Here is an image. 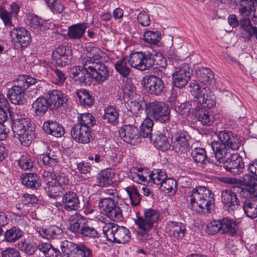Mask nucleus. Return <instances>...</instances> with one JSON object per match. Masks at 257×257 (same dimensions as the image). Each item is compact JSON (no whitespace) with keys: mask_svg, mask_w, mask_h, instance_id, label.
Listing matches in <instances>:
<instances>
[{"mask_svg":"<svg viewBox=\"0 0 257 257\" xmlns=\"http://www.w3.org/2000/svg\"><path fill=\"white\" fill-rule=\"evenodd\" d=\"M77 169L81 174H90L92 170V165L89 162L82 161L77 164Z\"/></svg>","mask_w":257,"mask_h":257,"instance_id":"nucleus-60","label":"nucleus"},{"mask_svg":"<svg viewBox=\"0 0 257 257\" xmlns=\"http://www.w3.org/2000/svg\"><path fill=\"white\" fill-rule=\"evenodd\" d=\"M160 189L165 193L174 194L177 190V182L172 178L167 177L160 186Z\"/></svg>","mask_w":257,"mask_h":257,"instance_id":"nucleus-47","label":"nucleus"},{"mask_svg":"<svg viewBox=\"0 0 257 257\" xmlns=\"http://www.w3.org/2000/svg\"><path fill=\"white\" fill-rule=\"evenodd\" d=\"M190 206L193 210L201 213H210L214 206V194L208 188L197 186L189 192Z\"/></svg>","mask_w":257,"mask_h":257,"instance_id":"nucleus-3","label":"nucleus"},{"mask_svg":"<svg viewBox=\"0 0 257 257\" xmlns=\"http://www.w3.org/2000/svg\"><path fill=\"white\" fill-rule=\"evenodd\" d=\"M189 138L190 136L186 132L175 134L172 138L173 149L177 153L186 152L190 147Z\"/></svg>","mask_w":257,"mask_h":257,"instance_id":"nucleus-20","label":"nucleus"},{"mask_svg":"<svg viewBox=\"0 0 257 257\" xmlns=\"http://www.w3.org/2000/svg\"><path fill=\"white\" fill-rule=\"evenodd\" d=\"M24 235V232L19 227L13 226L7 229L4 233V241L9 243H14Z\"/></svg>","mask_w":257,"mask_h":257,"instance_id":"nucleus-32","label":"nucleus"},{"mask_svg":"<svg viewBox=\"0 0 257 257\" xmlns=\"http://www.w3.org/2000/svg\"><path fill=\"white\" fill-rule=\"evenodd\" d=\"M43 129L46 133L56 138L61 137L65 134L63 126L56 120H49L45 121Z\"/></svg>","mask_w":257,"mask_h":257,"instance_id":"nucleus-25","label":"nucleus"},{"mask_svg":"<svg viewBox=\"0 0 257 257\" xmlns=\"http://www.w3.org/2000/svg\"><path fill=\"white\" fill-rule=\"evenodd\" d=\"M78 234L89 238H97L99 237L98 230L88 220Z\"/></svg>","mask_w":257,"mask_h":257,"instance_id":"nucleus-44","label":"nucleus"},{"mask_svg":"<svg viewBox=\"0 0 257 257\" xmlns=\"http://www.w3.org/2000/svg\"><path fill=\"white\" fill-rule=\"evenodd\" d=\"M60 246L67 257H93L91 249L83 243L76 244L65 240L61 242Z\"/></svg>","mask_w":257,"mask_h":257,"instance_id":"nucleus-11","label":"nucleus"},{"mask_svg":"<svg viewBox=\"0 0 257 257\" xmlns=\"http://www.w3.org/2000/svg\"><path fill=\"white\" fill-rule=\"evenodd\" d=\"M12 16L5 8L0 7V19H1L6 27L13 26L12 22Z\"/></svg>","mask_w":257,"mask_h":257,"instance_id":"nucleus-54","label":"nucleus"},{"mask_svg":"<svg viewBox=\"0 0 257 257\" xmlns=\"http://www.w3.org/2000/svg\"><path fill=\"white\" fill-rule=\"evenodd\" d=\"M21 201L26 207H30L37 203L38 200L35 195L25 193L22 197Z\"/></svg>","mask_w":257,"mask_h":257,"instance_id":"nucleus-58","label":"nucleus"},{"mask_svg":"<svg viewBox=\"0 0 257 257\" xmlns=\"http://www.w3.org/2000/svg\"><path fill=\"white\" fill-rule=\"evenodd\" d=\"M98 207L111 220L114 221L122 220L123 216L121 209L116 204L114 198L110 197L100 199L98 203Z\"/></svg>","mask_w":257,"mask_h":257,"instance_id":"nucleus-12","label":"nucleus"},{"mask_svg":"<svg viewBox=\"0 0 257 257\" xmlns=\"http://www.w3.org/2000/svg\"><path fill=\"white\" fill-rule=\"evenodd\" d=\"M192 75V69L185 64L179 68L172 75L174 85L178 88L185 86Z\"/></svg>","mask_w":257,"mask_h":257,"instance_id":"nucleus-17","label":"nucleus"},{"mask_svg":"<svg viewBox=\"0 0 257 257\" xmlns=\"http://www.w3.org/2000/svg\"><path fill=\"white\" fill-rule=\"evenodd\" d=\"M193 104L192 103V101L190 104L183 102L180 104L179 107H177V109L176 108L175 111L180 115L186 116L188 115L189 109L193 108Z\"/></svg>","mask_w":257,"mask_h":257,"instance_id":"nucleus-64","label":"nucleus"},{"mask_svg":"<svg viewBox=\"0 0 257 257\" xmlns=\"http://www.w3.org/2000/svg\"><path fill=\"white\" fill-rule=\"evenodd\" d=\"M46 98L49 104V109L56 110L64 104L66 103V96L61 91L57 90L49 91L46 95Z\"/></svg>","mask_w":257,"mask_h":257,"instance_id":"nucleus-22","label":"nucleus"},{"mask_svg":"<svg viewBox=\"0 0 257 257\" xmlns=\"http://www.w3.org/2000/svg\"><path fill=\"white\" fill-rule=\"evenodd\" d=\"M52 60L58 66H65L71 63L72 57L71 51L64 46H59L53 51Z\"/></svg>","mask_w":257,"mask_h":257,"instance_id":"nucleus-19","label":"nucleus"},{"mask_svg":"<svg viewBox=\"0 0 257 257\" xmlns=\"http://www.w3.org/2000/svg\"><path fill=\"white\" fill-rule=\"evenodd\" d=\"M245 5L241 4L238 7V12L242 18H250L252 14L251 3H245Z\"/></svg>","mask_w":257,"mask_h":257,"instance_id":"nucleus-56","label":"nucleus"},{"mask_svg":"<svg viewBox=\"0 0 257 257\" xmlns=\"http://www.w3.org/2000/svg\"><path fill=\"white\" fill-rule=\"evenodd\" d=\"M160 213L157 210L152 208L145 209L144 215H137L135 222L138 226V233L142 237L148 235V232L153 229L154 224L159 219Z\"/></svg>","mask_w":257,"mask_h":257,"instance_id":"nucleus-7","label":"nucleus"},{"mask_svg":"<svg viewBox=\"0 0 257 257\" xmlns=\"http://www.w3.org/2000/svg\"><path fill=\"white\" fill-rule=\"evenodd\" d=\"M49 108V104L46 98L39 97L32 104V109L35 115L41 116L46 113Z\"/></svg>","mask_w":257,"mask_h":257,"instance_id":"nucleus-35","label":"nucleus"},{"mask_svg":"<svg viewBox=\"0 0 257 257\" xmlns=\"http://www.w3.org/2000/svg\"><path fill=\"white\" fill-rule=\"evenodd\" d=\"M221 233L233 236L237 233L238 226L236 221L230 217H226L220 219Z\"/></svg>","mask_w":257,"mask_h":257,"instance_id":"nucleus-27","label":"nucleus"},{"mask_svg":"<svg viewBox=\"0 0 257 257\" xmlns=\"http://www.w3.org/2000/svg\"><path fill=\"white\" fill-rule=\"evenodd\" d=\"M240 28L243 31H248L253 30L256 27L253 26L251 23L250 18H241L239 20Z\"/></svg>","mask_w":257,"mask_h":257,"instance_id":"nucleus-61","label":"nucleus"},{"mask_svg":"<svg viewBox=\"0 0 257 257\" xmlns=\"http://www.w3.org/2000/svg\"><path fill=\"white\" fill-rule=\"evenodd\" d=\"M150 140L157 149L163 152L169 150L171 146L168 138L160 132L155 133Z\"/></svg>","mask_w":257,"mask_h":257,"instance_id":"nucleus-29","label":"nucleus"},{"mask_svg":"<svg viewBox=\"0 0 257 257\" xmlns=\"http://www.w3.org/2000/svg\"><path fill=\"white\" fill-rule=\"evenodd\" d=\"M42 161L46 166L50 167L56 166L58 163V152L52 150H49L43 155Z\"/></svg>","mask_w":257,"mask_h":257,"instance_id":"nucleus-48","label":"nucleus"},{"mask_svg":"<svg viewBox=\"0 0 257 257\" xmlns=\"http://www.w3.org/2000/svg\"><path fill=\"white\" fill-rule=\"evenodd\" d=\"M148 181L149 184L160 186L167 177V175L165 171L161 169H154L148 175Z\"/></svg>","mask_w":257,"mask_h":257,"instance_id":"nucleus-38","label":"nucleus"},{"mask_svg":"<svg viewBox=\"0 0 257 257\" xmlns=\"http://www.w3.org/2000/svg\"><path fill=\"white\" fill-rule=\"evenodd\" d=\"M76 95L81 105L91 106L94 104V97L90 94L88 91L81 89L76 92Z\"/></svg>","mask_w":257,"mask_h":257,"instance_id":"nucleus-42","label":"nucleus"},{"mask_svg":"<svg viewBox=\"0 0 257 257\" xmlns=\"http://www.w3.org/2000/svg\"><path fill=\"white\" fill-rule=\"evenodd\" d=\"M114 173L110 169L101 171L97 175L96 183L99 187H105L109 186L113 182Z\"/></svg>","mask_w":257,"mask_h":257,"instance_id":"nucleus-33","label":"nucleus"},{"mask_svg":"<svg viewBox=\"0 0 257 257\" xmlns=\"http://www.w3.org/2000/svg\"><path fill=\"white\" fill-rule=\"evenodd\" d=\"M78 123L82 126H85L91 130V127L94 125L96 123L95 117L90 113H84L80 114L78 117Z\"/></svg>","mask_w":257,"mask_h":257,"instance_id":"nucleus-49","label":"nucleus"},{"mask_svg":"<svg viewBox=\"0 0 257 257\" xmlns=\"http://www.w3.org/2000/svg\"><path fill=\"white\" fill-rule=\"evenodd\" d=\"M243 208L245 214L249 217L254 218L257 217V202L249 199H245L243 204Z\"/></svg>","mask_w":257,"mask_h":257,"instance_id":"nucleus-46","label":"nucleus"},{"mask_svg":"<svg viewBox=\"0 0 257 257\" xmlns=\"http://www.w3.org/2000/svg\"><path fill=\"white\" fill-rule=\"evenodd\" d=\"M125 191L128 195L132 205L134 206L138 205L141 200V195L137 188L134 185H131L126 187Z\"/></svg>","mask_w":257,"mask_h":257,"instance_id":"nucleus-50","label":"nucleus"},{"mask_svg":"<svg viewBox=\"0 0 257 257\" xmlns=\"http://www.w3.org/2000/svg\"><path fill=\"white\" fill-rule=\"evenodd\" d=\"M21 180L22 183L28 188L37 189L41 184V179L36 173H23Z\"/></svg>","mask_w":257,"mask_h":257,"instance_id":"nucleus-31","label":"nucleus"},{"mask_svg":"<svg viewBox=\"0 0 257 257\" xmlns=\"http://www.w3.org/2000/svg\"><path fill=\"white\" fill-rule=\"evenodd\" d=\"M130 65L138 70L144 71L150 69L155 65L164 69L163 63L165 60L161 54L137 52L132 53L128 59Z\"/></svg>","mask_w":257,"mask_h":257,"instance_id":"nucleus-4","label":"nucleus"},{"mask_svg":"<svg viewBox=\"0 0 257 257\" xmlns=\"http://www.w3.org/2000/svg\"><path fill=\"white\" fill-rule=\"evenodd\" d=\"M168 228L169 236L176 239L182 238L186 230L185 225L179 222H169Z\"/></svg>","mask_w":257,"mask_h":257,"instance_id":"nucleus-28","label":"nucleus"},{"mask_svg":"<svg viewBox=\"0 0 257 257\" xmlns=\"http://www.w3.org/2000/svg\"><path fill=\"white\" fill-rule=\"evenodd\" d=\"M86 217L76 212L71 215L69 218V230L73 233L78 234L88 221Z\"/></svg>","mask_w":257,"mask_h":257,"instance_id":"nucleus-26","label":"nucleus"},{"mask_svg":"<svg viewBox=\"0 0 257 257\" xmlns=\"http://www.w3.org/2000/svg\"><path fill=\"white\" fill-rule=\"evenodd\" d=\"M145 42L151 44H156L161 39V33L159 31H147L144 34Z\"/></svg>","mask_w":257,"mask_h":257,"instance_id":"nucleus-51","label":"nucleus"},{"mask_svg":"<svg viewBox=\"0 0 257 257\" xmlns=\"http://www.w3.org/2000/svg\"><path fill=\"white\" fill-rule=\"evenodd\" d=\"M2 257H21L20 252L15 247H7L1 253Z\"/></svg>","mask_w":257,"mask_h":257,"instance_id":"nucleus-62","label":"nucleus"},{"mask_svg":"<svg viewBox=\"0 0 257 257\" xmlns=\"http://www.w3.org/2000/svg\"><path fill=\"white\" fill-rule=\"evenodd\" d=\"M153 125L154 122L152 119L147 117L146 119H144L140 126V131L139 132L140 138L141 137L144 138H148L150 140L152 136L154 134L152 133Z\"/></svg>","mask_w":257,"mask_h":257,"instance_id":"nucleus-40","label":"nucleus"},{"mask_svg":"<svg viewBox=\"0 0 257 257\" xmlns=\"http://www.w3.org/2000/svg\"><path fill=\"white\" fill-rule=\"evenodd\" d=\"M104 236L108 241L124 244L131 238L128 229L123 226L112 223L106 224L103 227Z\"/></svg>","mask_w":257,"mask_h":257,"instance_id":"nucleus-9","label":"nucleus"},{"mask_svg":"<svg viewBox=\"0 0 257 257\" xmlns=\"http://www.w3.org/2000/svg\"><path fill=\"white\" fill-rule=\"evenodd\" d=\"M103 118L108 123L113 125H116L119 122L118 110L113 106H107L104 109Z\"/></svg>","mask_w":257,"mask_h":257,"instance_id":"nucleus-36","label":"nucleus"},{"mask_svg":"<svg viewBox=\"0 0 257 257\" xmlns=\"http://www.w3.org/2000/svg\"><path fill=\"white\" fill-rule=\"evenodd\" d=\"M44 23L43 21L37 16H31L29 19V25L34 29L41 28Z\"/></svg>","mask_w":257,"mask_h":257,"instance_id":"nucleus-63","label":"nucleus"},{"mask_svg":"<svg viewBox=\"0 0 257 257\" xmlns=\"http://www.w3.org/2000/svg\"><path fill=\"white\" fill-rule=\"evenodd\" d=\"M18 165L22 170H30L33 167L34 160L29 155H23L18 160Z\"/></svg>","mask_w":257,"mask_h":257,"instance_id":"nucleus-52","label":"nucleus"},{"mask_svg":"<svg viewBox=\"0 0 257 257\" xmlns=\"http://www.w3.org/2000/svg\"><path fill=\"white\" fill-rule=\"evenodd\" d=\"M197 75L200 83L205 85H210L214 80V73L208 68L201 67L199 69Z\"/></svg>","mask_w":257,"mask_h":257,"instance_id":"nucleus-37","label":"nucleus"},{"mask_svg":"<svg viewBox=\"0 0 257 257\" xmlns=\"http://www.w3.org/2000/svg\"><path fill=\"white\" fill-rule=\"evenodd\" d=\"M91 130L82 126L80 124H75L71 130V136L76 142L86 144L90 142Z\"/></svg>","mask_w":257,"mask_h":257,"instance_id":"nucleus-21","label":"nucleus"},{"mask_svg":"<svg viewBox=\"0 0 257 257\" xmlns=\"http://www.w3.org/2000/svg\"><path fill=\"white\" fill-rule=\"evenodd\" d=\"M85 64L86 71L97 84H101L108 79L109 72L108 67L103 63L87 62Z\"/></svg>","mask_w":257,"mask_h":257,"instance_id":"nucleus-13","label":"nucleus"},{"mask_svg":"<svg viewBox=\"0 0 257 257\" xmlns=\"http://www.w3.org/2000/svg\"><path fill=\"white\" fill-rule=\"evenodd\" d=\"M257 183V177L253 175L249 174H245L242 180H240V185H243L246 186L245 188H242L238 186H233L232 189L234 191L239 192L241 195H243L245 192L251 193V189H254L255 185Z\"/></svg>","mask_w":257,"mask_h":257,"instance_id":"nucleus-24","label":"nucleus"},{"mask_svg":"<svg viewBox=\"0 0 257 257\" xmlns=\"http://www.w3.org/2000/svg\"><path fill=\"white\" fill-rule=\"evenodd\" d=\"M87 57L82 59V63L86 65V63H100L102 61V51L97 47H87Z\"/></svg>","mask_w":257,"mask_h":257,"instance_id":"nucleus-34","label":"nucleus"},{"mask_svg":"<svg viewBox=\"0 0 257 257\" xmlns=\"http://www.w3.org/2000/svg\"><path fill=\"white\" fill-rule=\"evenodd\" d=\"M61 203L64 209L68 212L79 211L82 208L78 195L72 191L63 194Z\"/></svg>","mask_w":257,"mask_h":257,"instance_id":"nucleus-16","label":"nucleus"},{"mask_svg":"<svg viewBox=\"0 0 257 257\" xmlns=\"http://www.w3.org/2000/svg\"><path fill=\"white\" fill-rule=\"evenodd\" d=\"M43 178L46 186L45 190L49 197L56 198L61 196L62 186L67 185L69 183L68 177L64 173L52 172L44 171L42 174Z\"/></svg>","mask_w":257,"mask_h":257,"instance_id":"nucleus-5","label":"nucleus"},{"mask_svg":"<svg viewBox=\"0 0 257 257\" xmlns=\"http://www.w3.org/2000/svg\"><path fill=\"white\" fill-rule=\"evenodd\" d=\"M37 79L29 75H23L20 76L15 85L13 86L17 89H22L25 92L26 90L31 85L35 84Z\"/></svg>","mask_w":257,"mask_h":257,"instance_id":"nucleus-39","label":"nucleus"},{"mask_svg":"<svg viewBox=\"0 0 257 257\" xmlns=\"http://www.w3.org/2000/svg\"><path fill=\"white\" fill-rule=\"evenodd\" d=\"M51 70L52 74L56 77V83L58 85H62L67 78L64 72L56 67L53 68Z\"/></svg>","mask_w":257,"mask_h":257,"instance_id":"nucleus-59","label":"nucleus"},{"mask_svg":"<svg viewBox=\"0 0 257 257\" xmlns=\"http://www.w3.org/2000/svg\"><path fill=\"white\" fill-rule=\"evenodd\" d=\"M223 162V167L228 172L233 175L241 174L244 168L243 159L238 154L230 155L229 157H226L224 161H219Z\"/></svg>","mask_w":257,"mask_h":257,"instance_id":"nucleus-14","label":"nucleus"},{"mask_svg":"<svg viewBox=\"0 0 257 257\" xmlns=\"http://www.w3.org/2000/svg\"><path fill=\"white\" fill-rule=\"evenodd\" d=\"M11 35L15 43H18L22 48L26 47L31 41L29 32L23 27L14 28Z\"/></svg>","mask_w":257,"mask_h":257,"instance_id":"nucleus-23","label":"nucleus"},{"mask_svg":"<svg viewBox=\"0 0 257 257\" xmlns=\"http://www.w3.org/2000/svg\"><path fill=\"white\" fill-rule=\"evenodd\" d=\"M147 117L161 123L170 119V109L169 106L162 101H154L146 103Z\"/></svg>","mask_w":257,"mask_h":257,"instance_id":"nucleus-10","label":"nucleus"},{"mask_svg":"<svg viewBox=\"0 0 257 257\" xmlns=\"http://www.w3.org/2000/svg\"><path fill=\"white\" fill-rule=\"evenodd\" d=\"M128 110L130 111L136 118L140 116L143 113V108L142 104L136 100L131 101L128 103Z\"/></svg>","mask_w":257,"mask_h":257,"instance_id":"nucleus-53","label":"nucleus"},{"mask_svg":"<svg viewBox=\"0 0 257 257\" xmlns=\"http://www.w3.org/2000/svg\"><path fill=\"white\" fill-rule=\"evenodd\" d=\"M134 124H126L120 127L119 130L120 137L126 143L135 145L141 142L140 134L138 128V123L135 119Z\"/></svg>","mask_w":257,"mask_h":257,"instance_id":"nucleus-15","label":"nucleus"},{"mask_svg":"<svg viewBox=\"0 0 257 257\" xmlns=\"http://www.w3.org/2000/svg\"><path fill=\"white\" fill-rule=\"evenodd\" d=\"M234 190L226 189L222 191L221 201L223 204V208L228 212H231L237 209L240 205V202Z\"/></svg>","mask_w":257,"mask_h":257,"instance_id":"nucleus-18","label":"nucleus"},{"mask_svg":"<svg viewBox=\"0 0 257 257\" xmlns=\"http://www.w3.org/2000/svg\"><path fill=\"white\" fill-rule=\"evenodd\" d=\"M191 156L193 161L197 165L205 164L207 155L205 150L202 148H195L191 150Z\"/></svg>","mask_w":257,"mask_h":257,"instance_id":"nucleus-43","label":"nucleus"},{"mask_svg":"<svg viewBox=\"0 0 257 257\" xmlns=\"http://www.w3.org/2000/svg\"><path fill=\"white\" fill-rule=\"evenodd\" d=\"M190 92L196 98L199 95L204 94L206 92V87H200L199 84L195 81H191L190 83Z\"/></svg>","mask_w":257,"mask_h":257,"instance_id":"nucleus-55","label":"nucleus"},{"mask_svg":"<svg viewBox=\"0 0 257 257\" xmlns=\"http://www.w3.org/2000/svg\"><path fill=\"white\" fill-rule=\"evenodd\" d=\"M199 95L192 101L194 107L192 108L195 116L202 125L210 126L214 121V115L209 113L206 107L211 108L216 104L215 97L212 92L208 87L206 88V92Z\"/></svg>","mask_w":257,"mask_h":257,"instance_id":"nucleus-1","label":"nucleus"},{"mask_svg":"<svg viewBox=\"0 0 257 257\" xmlns=\"http://www.w3.org/2000/svg\"><path fill=\"white\" fill-rule=\"evenodd\" d=\"M8 96L11 102L15 104H23L24 103V98L25 92L22 89H19L12 87L9 90Z\"/></svg>","mask_w":257,"mask_h":257,"instance_id":"nucleus-41","label":"nucleus"},{"mask_svg":"<svg viewBox=\"0 0 257 257\" xmlns=\"http://www.w3.org/2000/svg\"><path fill=\"white\" fill-rule=\"evenodd\" d=\"M157 75H146L142 79V84L147 92L155 96H161L166 88L164 79L166 77L167 74L160 70V73H158Z\"/></svg>","mask_w":257,"mask_h":257,"instance_id":"nucleus-8","label":"nucleus"},{"mask_svg":"<svg viewBox=\"0 0 257 257\" xmlns=\"http://www.w3.org/2000/svg\"><path fill=\"white\" fill-rule=\"evenodd\" d=\"M128 62V58L124 57L115 63L116 71L123 77H128L131 72V69L127 65Z\"/></svg>","mask_w":257,"mask_h":257,"instance_id":"nucleus-45","label":"nucleus"},{"mask_svg":"<svg viewBox=\"0 0 257 257\" xmlns=\"http://www.w3.org/2000/svg\"><path fill=\"white\" fill-rule=\"evenodd\" d=\"M220 219L213 220L207 225L206 231L208 234L213 235L219 232L221 233Z\"/></svg>","mask_w":257,"mask_h":257,"instance_id":"nucleus-57","label":"nucleus"},{"mask_svg":"<svg viewBox=\"0 0 257 257\" xmlns=\"http://www.w3.org/2000/svg\"><path fill=\"white\" fill-rule=\"evenodd\" d=\"M87 28V24L80 23L69 26L67 36L70 40L80 39L84 35Z\"/></svg>","mask_w":257,"mask_h":257,"instance_id":"nucleus-30","label":"nucleus"},{"mask_svg":"<svg viewBox=\"0 0 257 257\" xmlns=\"http://www.w3.org/2000/svg\"><path fill=\"white\" fill-rule=\"evenodd\" d=\"M31 121L28 118L21 117L13 120L12 128L15 137L24 146H29L32 141L33 133L30 130Z\"/></svg>","mask_w":257,"mask_h":257,"instance_id":"nucleus-6","label":"nucleus"},{"mask_svg":"<svg viewBox=\"0 0 257 257\" xmlns=\"http://www.w3.org/2000/svg\"><path fill=\"white\" fill-rule=\"evenodd\" d=\"M219 141H214L211 148L216 159L218 161H224L228 155V149L237 150L241 145V140L237 134L228 131H222L218 135Z\"/></svg>","mask_w":257,"mask_h":257,"instance_id":"nucleus-2","label":"nucleus"}]
</instances>
